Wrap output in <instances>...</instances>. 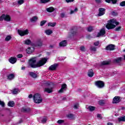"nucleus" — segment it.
<instances>
[{"label": "nucleus", "instance_id": "obj_1", "mask_svg": "<svg viewBox=\"0 0 125 125\" xmlns=\"http://www.w3.org/2000/svg\"><path fill=\"white\" fill-rule=\"evenodd\" d=\"M46 61H47V59L44 58L36 63L37 60L36 59V58H33L29 60V64L31 68H38V67L43 66V65L46 63Z\"/></svg>", "mask_w": 125, "mask_h": 125}, {"label": "nucleus", "instance_id": "obj_2", "mask_svg": "<svg viewBox=\"0 0 125 125\" xmlns=\"http://www.w3.org/2000/svg\"><path fill=\"white\" fill-rule=\"evenodd\" d=\"M119 22L117 21L116 19H113L108 21V23L106 25L105 27L108 29V30H111L116 28L115 25H119Z\"/></svg>", "mask_w": 125, "mask_h": 125}, {"label": "nucleus", "instance_id": "obj_3", "mask_svg": "<svg viewBox=\"0 0 125 125\" xmlns=\"http://www.w3.org/2000/svg\"><path fill=\"white\" fill-rule=\"evenodd\" d=\"M33 99L34 100L35 103L37 104H39V103H42V97L40 94H35L33 96Z\"/></svg>", "mask_w": 125, "mask_h": 125}, {"label": "nucleus", "instance_id": "obj_4", "mask_svg": "<svg viewBox=\"0 0 125 125\" xmlns=\"http://www.w3.org/2000/svg\"><path fill=\"white\" fill-rule=\"evenodd\" d=\"M4 20L5 21L7 22H9L11 21V19L10 18V16L8 15H4L3 14L0 17V21H2V20Z\"/></svg>", "mask_w": 125, "mask_h": 125}, {"label": "nucleus", "instance_id": "obj_5", "mask_svg": "<svg viewBox=\"0 0 125 125\" xmlns=\"http://www.w3.org/2000/svg\"><path fill=\"white\" fill-rule=\"evenodd\" d=\"M95 85L99 88H103L104 86V82L101 81H97L95 82Z\"/></svg>", "mask_w": 125, "mask_h": 125}, {"label": "nucleus", "instance_id": "obj_6", "mask_svg": "<svg viewBox=\"0 0 125 125\" xmlns=\"http://www.w3.org/2000/svg\"><path fill=\"white\" fill-rule=\"evenodd\" d=\"M18 33L19 35H20V36L23 37V36H25V35H28L29 31H28V29H26L24 31H22L20 29H19L18 30Z\"/></svg>", "mask_w": 125, "mask_h": 125}, {"label": "nucleus", "instance_id": "obj_7", "mask_svg": "<svg viewBox=\"0 0 125 125\" xmlns=\"http://www.w3.org/2000/svg\"><path fill=\"white\" fill-rule=\"evenodd\" d=\"M106 12V9L103 8H100L99 9V13L98 14V16H103Z\"/></svg>", "mask_w": 125, "mask_h": 125}, {"label": "nucleus", "instance_id": "obj_8", "mask_svg": "<svg viewBox=\"0 0 125 125\" xmlns=\"http://www.w3.org/2000/svg\"><path fill=\"white\" fill-rule=\"evenodd\" d=\"M67 90V84L66 83H64L62 85V87L61 89L58 91L59 93H63L64 91H66Z\"/></svg>", "mask_w": 125, "mask_h": 125}, {"label": "nucleus", "instance_id": "obj_9", "mask_svg": "<svg viewBox=\"0 0 125 125\" xmlns=\"http://www.w3.org/2000/svg\"><path fill=\"white\" fill-rule=\"evenodd\" d=\"M105 50L109 51L114 50H115V45L112 44H109L106 46V47L105 48Z\"/></svg>", "mask_w": 125, "mask_h": 125}, {"label": "nucleus", "instance_id": "obj_10", "mask_svg": "<svg viewBox=\"0 0 125 125\" xmlns=\"http://www.w3.org/2000/svg\"><path fill=\"white\" fill-rule=\"evenodd\" d=\"M105 34H106L105 29L103 28L100 31V32L98 33L97 37L99 38V37H103Z\"/></svg>", "mask_w": 125, "mask_h": 125}, {"label": "nucleus", "instance_id": "obj_11", "mask_svg": "<svg viewBox=\"0 0 125 125\" xmlns=\"http://www.w3.org/2000/svg\"><path fill=\"white\" fill-rule=\"evenodd\" d=\"M121 102V98L119 96H115L113 99L112 103L113 104H117V103H119Z\"/></svg>", "mask_w": 125, "mask_h": 125}, {"label": "nucleus", "instance_id": "obj_12", "mask_svg": "<svg viewBox=\"0 0 125 125\" xmlns=\"http://www.w3.org/2000/svg\"><path fill=\"white\" fill-rule=\"evenodd\" d=\"M58 66V64L55 63L49 67L48 70L49 71H55L56 70V68H57Z\"/></svg>", "mask_w": 125, "mask_h": 125}, {"label": "nucleus", "instance_id": "obj_13", "mask_svg": "<svg viewBox=\"0 0 125 125\" xmlns=\"http://www.w3.org/2000/svg\"><path fill=\"white\" fill-rule=\"evenodd\" d=\"M42 86L47 87L50 86V83L48 81H43L42 82Z\"/></svg>", "mask_w": 125, "mask_h": 125}, {"label": "nucleus", "instance_id": "obj_14", "mask_svg": "<svg viewBox=\"0 0 125 125\" xmlns=\"http://www.w3.org/2000/svg\"><path fill=\"white\" fill-rule=\"evenodd\" d=\"M53 88L52 87H45L44 89V92H47V93H51L53 90H52Z\"/></svg>", "mask_w": 125, "mask_h": 125}, {"label": "nucleus", "instance_id": "obj_15", "mask_svg": "<svg viewBox=\"0 0 125 125\" xmlns=\"http://www.w3.org/2000/svg\"><path fill=\"white\" fill-rule=\"evenodd\" d=\"M34 50H35V48L33 47H29L27 49L26 52L28 54H30L34 52Z\"/></svg>", "mask_w": 125, "mask_h": 125}, {"label": "nucleus", "instance_id": "obj_16", "mask_svg": "<svg viewBox=\"0 0 125 125\" xmlns=\"http://www.w3.org/2000/svg\"><path fill=\"white\" fill-rule=\"evenodd\" d=\"M17 61V59L15 57H11L9 60V62L10 63H11V64H15Z\"/></svg>", "mask_w": 125, "mask_h": 125}, {"label": "nucleus", "instance_id": "obj_17", "mask_svg": "<svg viewBox=\"0 0 125 125\" xmlns=\"http://www.w3.org/2000/svg\"><path fill=\"white\" fill-rule=\"evenodd\" d=\"M37 46L41 47L43 45L42 40H39L36 42Z\"/></svg>", "mask_w": 125, "mask_h": 125}, {"label": "nucleus", "instance_id": "obj_18", "mask_svg": "<svg viewBox=\"0 0 125 125\" xmlns=\"http://www.w3.org/2000/svg\"><path fill=\"white\" fill-rule=\"evenodd\" d=\"M94 72H93V70L92 69H89L88 72V76L90 78H92V76H94Z\"/></svg>", "mask_w": 125, "mask_h": 125}, {"label": "nucleus", "instance_id": "obj_19", "mask_svg": "<svg viewBox=\"0 0 125 125\" xmlns=\"http://www.w3.org/2000/svg\"><path fill=\"white\" fill-rule=\"evenodd\" d=\"M14 78H15V75H14V74H10L7 76V79L10 81H11V80H13Z\"/></svg>", "mask_w": 125, "mask_h": 125}, {"label": "nucleus", "instance_id": "obj_20", "mask_svg": "<svg viewBox=\"0 0 125 125\" xmlns=\"http://www.w3.org/2000/svg\"><path fill=\"white\" fill-rule=\"evenodd\" d=\"M29 75L30 76V77H31L33 79H35V78H37V77H38V76L37 75V74L35 73L34 72H30L29 73Z\"/></svg>", "mask_w": 125, "mask_h": 125}, {"label": "nucleus", "instance_id": "obj_21", "mask_svg": "<svg viewBox=\"0 0 125 125\" xmlns=\"http://www.w3.org/2000/svg\"><path fill=\"white\" fill-rule=\"evenodd\" d=\"M66 45H67V41L66 40H64L60 43V46H66Z\"/></svg>", "mask_w": 125, "mask_h": 125}, {"label": "nucleus", "instance_id": "obj_22", "mask_svg": "<svg viewBox=\"0 0 125 125\" xmlns=\"http://www.w3.org/2000/svg\"><path fill=\"white\" fill-rule=\"evenodd\" d=\"M22 112H24L25 113H28V112H30L31 111V108L29 107H23L21 110Z\"/></svg>", "mask_w": 125, "mask_h": 125}, {"label": "nucleus", "instance_id": "obj_23", "mask_svg": "<svg viewBox=\"0 0 125 125\" xmlns=\"http://www.w3.org/2000/svg\"><path fill=\"white\" fill-rule=\"evenodd\" d=\"M54 8H53V7H49V8H47L46 9V11L49 13L53 12V11H54Z\"/></svg>", "mask_w": 125, "mask_h": 125}, {"label": "nucleus", "instance_id": "obj_24", "mask_svg": "<svg viewBox=\"0 0 125 125\" xmlns=\"http://www.w3.org/2000/svg\"><path fill=\"white\" fill-rule=\"evenodd\" d=\"M110 64L109 61H103L101 62V66H105L106 65H109Z\"/></svg>", "mask_w": 125, "mask_h": 125}, {"label": "nucleus", "instance_id": "obj_25", "mask_svg": "<svg viewBox=\"0 0 125 125\" xmlns=\"http://www.w3.org/2000/svg\"><path fill=\"white\" fill-rule=\"evenodd\" d=\"M45 33L46 35H47V36H50V35H51L53 32L51 30L47 29L45 30Z\"/></svg>", "mask_w": 125, "mask_h": 125}, {"label": "nucleus", "instance_id": "obj_26", "mask_svg": "<svg viewBox=\"0 0 125 125\" xmlns=\"http://www.w3.org/2000/svg\"><path fill=\"white\" fill-rule=\"evenodd\" d=\"M122 57L117 58L114 60V63H120V62H122Z\"/></svg>", "mask_w": 125, "mask_h": 125}, {"label": "nucleus", "instance_id": "obj_27", "mask_svg": "<svg viewBox=\"0 0 125 125\" xmlns=\"http://www.w3.org/2000/svg\"><path fill=\"white\" fill-rule=\"evenodd\" d=\"M19 92H20V90L19 88H15L12 91L13 94H17V93H19Z\"/></svg>", "mask_w": 125, "mask_h": 125}, {"label": "nucleus", "instance_id": "obj_28", "mask_svg": "<svg viewBox=\"0 0 125 125\" xmlns=\"http://www.w3.org/2000/svg\"><path fill=\"white\" fill-rule=\"evenodd\" d=\"M106 2H108V3H110L111 1L113 4H115V3H117V0H105Z\"/></svg>", "mask_w": 125, "mask_h": 125}, {"label": "nucleus", "instance_id": "obj_29", "mask_svg": "<svg viewBox=\"0 0 125 125\" xmlns=\"http://www.w3.org/2000/svg\"><path fill=\"white\" fill-rule=\"evenodd\" d=\"M71 33L72 34V36H76V35H77V29H71Z\"/></svg>", "mask_w": 125, "mask_h": 125}, {"label": "nucleus", "instance_id": "obj_30", "mask_svg": "<svg viewBox=\"0 0 125 125\" xmlns=\"http://www.w3.org/2000/svg\"><path fill=\"white\" fill-rule=\"evenodd\" d=\"M48 26V27H55L56 26V22H49Z\"/></svg>", "mask_w": 125, "mask_h": 125}, {"label": "nucleus", "instance_id": "obj_31", "mask_svg": "<svg viewBox=\"0 0 125 125\" xmlns=\"http://www.w3.org/2000/svg\"><path fill=\"white\" fill-rule=\"evenodd\" d=\"M15 104L14 103V102L10 101L8 103V106H9V107H13L14 106Z\"/></svg>", "mask_w": 125, "mask_h": 125}, {"label": "nucleus", "instance_id": "obj_32", "mask_svg": "<svg viewBox=\"0 0 125 125\" xmlns=\"http://www.w3.org/2000/svg\"><path fill=\"white\" fill-rule=\"evenodd\" d=\"M118 122H125V116L121 117L118 118Z\"/></svg>", "mask_w": 125, "mask_h": 125}, {"label": "nucleus", "instance_id": "obj_33", "mask_svg": "<svg viewBox=\"0 0 125 125\" xmlns=\"http://www.w3.org/2000/svg\"><path fill=\"white\" fill-rule=\"evenodd\" d=\"M38 20V17L34 16L30 19L31 22H36Z\"/></svg>", "mask_w": 125, "mask_h": 125}, {"label": "nucleus", "instance_id": "obj_34", "mask_svg": "<svg viewBox=\"0 0 125 125\" xmlns=\"http://www.w3.org/2000/svg\"><path fill=\"white\" fill-rule=\"evenodd\" d=\"M99 105H101V106H103V105H104V104H105V101L104 100L99 101Z\"/></svg>", "mask_w": 125, "mask_h": 125}, {"label": "nucleus", "instance_id": "obj_35", "mask_svg": "<svg viewBox=\"0 0 125 125\" xmlns=\"http://www.w3.org/2000/svg\"><path fill=\"white\" fill-rule=\"evenodd\" d=\"M11 40V36L10 35L7 36L5 39V41H6V42H9V41Z\"/></svg>", "mask_w": 125, "mask_h": 125}, {"label": "nucleus", "instance_id": "obj_36", "mask_svg": "<svg viewBox=\"0 0 125 125\" xmlns=\"http://www.w3.org/2000/svg\"><path fill=\"white\" fill-rule=\"evenodd\" d=\"M90 50H91V51H96V47H94L93 46H90Z\"/></svg>", "mask_w": 125, "mask_h": 125}, {"label": "nucleus", "instance_id": "obj_37", "mask_svg": "<svg viewBox=\"0 0 125 125\" xmlns=\"http://www.w3.org/2000/svg\"><path fill=\"white\" fill-rule=\"evenodd\" d=\"M89 111H94L95 110V107L92 106H89L88 107Z\"/></svg>", "mask_w": 125, "mask_h": 125}, {"label": "nucleus", "instance_id": "obj_38", "mask_svg": "<svg viewBox=\"0 0 125 125\" xmlns=\"http://www.w3.org/2000/svg\"><path fill=\"white\" fill-rule=\"evenodd\" d=\"M25 44H31V40H27L24 41Z\"/></svg>", "mask_w": 125, "mask_h": 125}, {"label": "nucleus", "instance_id": "obj_39", "mask_svg": "<svg viewBox=\"0 0 125 125\" xmlns=\"http://www.w3.org/2000/svg\"><path fill=\"white\" fill-rule=\"evenodd\" d=\"M50 0H41V3H46V2H49Z\"/></svg>", "mask_w": 125, "mask_h": 125}, {"label": "nucleus", "instance_id": "obj_40", "mask_svg": "<svg viewBox=\"0 0 125 125\" xmlns=\"http://www.w3.org/2000/svg\"><path fill=\"white\" fill-rule=\"evenodd\" d=\"M0 105L3 108L5 105V104L4 103V102L1 101V100H0Z\"/></svg>", "mask_w": 125, "mask_h": 125}, {"label": "nucleus", "instance_id": "obj_41", "mask_svg": "<svg viewBox=\"0 0 125 125\" xmlns=\"http://www.w3.org/2000/svg\"><path fill=\"white\" fill-rule=\"evenodd\" d=\"M24 3V0H19L18 1V4H19V5H21V4H23Z\"/></svg>", "mask_w": 125, "mask_h": 125}, {"label": "nucleus", "instance_id": "obj_42", "mask_svg": "<svg viewBox=\"0 0 125 125\" xmlns=\"http://www.w3.org/2000/svg\"><path fill=\"white\" fill-rule=\"evenodd\" d=\"M77 11H78V8H75L74 10H71L70 14H73L75 13V12H77Z\"/></svg>", "mask_w": 125, "mask_h": 125}, {"label": "nucleus", "instance_id": "obj_43", "mask_svg": "<svg viewBox=\"0 0 125 125\" xmlns=\"http://www.w3.org/2000/svg\"><path fill=\"white\" fill-rule=\"evenodd\" d=\"M80 50H81V51H83V52H84V51H85V47H84V46H81L80 47Z\"/></svg>", "mask_w": 125, "mask_h": 125}, {"label": "nucleus", "instance_id": "obj_44", "mask_svg": "<svg viewBox=\"0 0 125 125\" xmlns=\"http://www.w3.org/2000/svg\"><path fill=\"white\" fill-rule=\"evenodd\" d=\"M46 121H47V119L45 117L42 120L41 122L42 124H45V123H46Z\"/></svg>", "mask_w": 125, "mask_h": 125}, {"label": "nucleus", "instance_id": "obj_45", "mask_svg": "<svg viewBox=\"0 0 125 125\" xmlns=\"http://www.w3.org/2000/svg\"><path fill=\"white\" fill-rule=\"evenodd\" d=\"M67 118H69V119H73L74 118V115L73 114H68L67 115Z\"/></svg>", "mask_w": 125, "mask_h": 125}, {"label": "nucleus", "instance_id": "obj_46", "mask_svg": "<svg viewBox=\"0 0 125 125\" xmlns=\"http://www.w3.org/2000/svg\"><path fill=\"white\" fill-rule=\"evenodd\" d=\"M57 123L59 124V125H61V124H63V123H64V120H59L57 121Z\"/></svg>", "mask_w": 125, "mask_h": 125}, {"label": "nucleus", "instance_id": "obj_47", "mask_svg": "<svg viewBox=\"0 0 125 125\" xmlns=\"http://www.w3.org/2000/svg\"><path fill=\"white\" fill-rule=\"evenodd\" d=\"M46 23V21H42L41 22L40 26H43Z\"/></svg>", "mask_w": 125, "mask_h": 125}, {"label": "nucleus", "instance_id": "obj_48", "mask_svg": "<svg viewBox=\"0 0 125 125\" xmlns=\"http://www.w3.org/2000/svg\"><path fill=\"white\" fill-rule=\"evenodd\" d=\"M99 43H100L99 41L94 42V45H95V46H98V45H99Z\"/></svg>", "mask_w": 125, "mask_h": 125}, {"label": "nucleus", "instance_id": "obj_49", "mask_svg": "<svg viewBox=\"0 0 125 125\" xmlns=\"http://www.w3.org/2000/svg\"><path fill=\"white\" fill-rule=\"evenodd\" d=\"M92 30H93V28L92 26H90L87 28L88 32H91Z\"/></svg>", "mask_w": 125, "mask_h": 125}, {"label": "nucleus", "instance_id": "obj_50", "mask_svg": "<svg viewBox=\"0 0 125 125\" xmlns=\"http://www.w3.org/2000/svg\"><path fill=\"white\" fill-rule=\"evenodd\" d=\"M120 6H125V1H123L120 3Z\"/></svg>", "mask_w": 125, "mask_h": 125}, {"label": "nucleus", "instance_id": "obj_51", "mask_svg": "<svg viewBox=\"0 0 125 125\" xmlns=\"http://www.w3.org/2000/svg\"><path fill=\"white\" fill-rule=\"evenodd\" d=\"M17 57L18 58H22V57H23V55H22V54H18V55L17 56Z\"/></svg>", "mask_w": 125, "mask_h": 125}, {"label": "nucleus", "instance_id": "obj_52", "mask_svg": "<svg viewBox=\"0 0 125 125\" xmlns=\"http://www.w3.org/2000/svg\"><path fill=\"white\" fill-rule=\"evenodd\" d=\"M74 109H78L79 108V104H74Z\"/></svg>", "mask_w": 125, "mask_h": 125}, {"label": "nucleus", "instance_id": "obj_53", "mask_svg": "<svg viewBox=\"0 0 125 125\" xmlns=\"http://www.w3.org/2000/svg\"><path fill=\"white\" fill-rule=\"evenodd\" d=\"M61 17H62V18H64L65 17V13H61Z\"/></svg>", "mask_w": 125, "mask_h": 125}, {"label": "nucleus", "instance_id": "obj_54", "mask_svg": "<svg viewBox=\"0 0 125 125\" xmlns=\"http://www.w3.org/2000/svg\"><path fill=\"white\" fill-rule=\"evenodd\" d=\"M121 28L122 27L121 26H119V27H117L116 28H115V31H120V30H121Z\"/></svg>", "mask_w": 125, "mask_h": 125}, {"label": "nucleus", "instance_id": "obj_55", "mask_svg": "<svg viewBox=\"0 0 125 125\" xmlns=\"http://www.w3.org/2000/svg\"><path fill=\"white\" fill-rule=\"evenodd\" d=\"M66 2H72V1H74V0H65Z\"/></svg>", "mask_w": 125, "mask_h": 125}, {"label": "nucleus", "instance_id": "obj_56", "mask_svg": "<svg viewBox=\"0 0 125 125\" xmlns=\"http://www.w3.org/2000/svg\"><path fill=\"white\" fill-rule=\"evenodd\" d=\"M96 2H97V3H100L101 2V0H95Z\"/></svg>", "mask_w": 125, "mask_h": 125}, {"label": "nucleus", "instance_id": "obj_57", "mask_svg": "<svg viewBox=\"0 0 125 125\" xmlns=\"http://www.w3.org/2000/svg\"><path fill=\"white\" fill-rule=\"evenodd\" d=\"M59 60H60V61H62V60H64V58H63L62 57H61L59 58Z\"/></svg>", "mask_w": 125, "mask_h": 125}, {"label": "nucleus", "instance_id": "obj_58", "mask_svg": "<svg viewBox=\"0 0 125 125\" xmlns=\"http://www.w3.org/2000/svg\"><path fill=\"white\" fill-rule=\"evenodd\" d=\"M107 125H114V124L113 123H112L111 122H109V123H108L107 124Z\"/></svg>", "mask_w": 125, "mask_h": 125}, {"label": "nucleus", "instance_id": "obj_59", "mask_svg": "<svg viewBox=\"0 0 125 125\" xmlns=\"http://www.w3.org/2000/svg\"><path fill=\"white\" fill-rule=\"evenodd\" d=\"M112 14L114 16L117 15V13L115 12H112Z\"/></svg>", "mask_w": 125, "mask_h": 125}, {"label": "nucleus", "instance_id": "obj_60", "mask_svg": "<svg viewBox=\"0 0 125 125\" xmlns=\"http://www.w3.org/2000/svg\"><path fill=\"white\" fill-rule=\"evenodd\" d=\"M32 97H33V95L32 94H30L28 96V98H32Z\"/></svg>", "mask_w": 125, "mask_h": 125}, {"label": "nucleus", "instance_id": "obj_61", "mask_svg": "<svg viewBox=\"0 0 125 125\" xmlns=\"http://www.w3.org/2000/svg\"><path fill=\"white\" fill-rule=\"evenodd\" d=\"M97 117L98 118H101V114H97Z\"/></svg>", "mask_w": 125, "mask_h": 125}, {"label": "nucleus", "instance_id": "obj_62", "mask_svg": "<svg viewBox=\"0 0 125 125\" xmlns=\"http://www.w3.org/2000/svg\"><path fill=\"white\" fill-rule=\"evenodd\" d=\"M50 47H51V48H53V47H54V46L52 45H50Z\"/></svg>", "mask_w": 125, "mask_h": 125}, {"label": "nucleus", "instance_id": "obj_63", "mask_svg": "<svg viewBox=\"0 0 125 125\" xmlns=\"http://www.w3.org/2000/svg\"><path fill=\"white\" fill-rule=\"evenodd\" d=\"M21 70H25V67H24V66L22 67Z\"/></svg>", "mask_w": 125, "mask_h": 125}, {"label": "nucleus", "instance_id": "obj_64", "mask_svg": "<svg viewBox=\"0 0 125 125\" xmlns=\"http://www.w3.org/2000/svg\"><path fill=\"white\" fill-rule=\"evenodd\" d=\"M62 100H63V101L66 100V97H63L62 98Z\"/></svg>", "mask_w": 125, "mask_h": 125}]
</instances>
